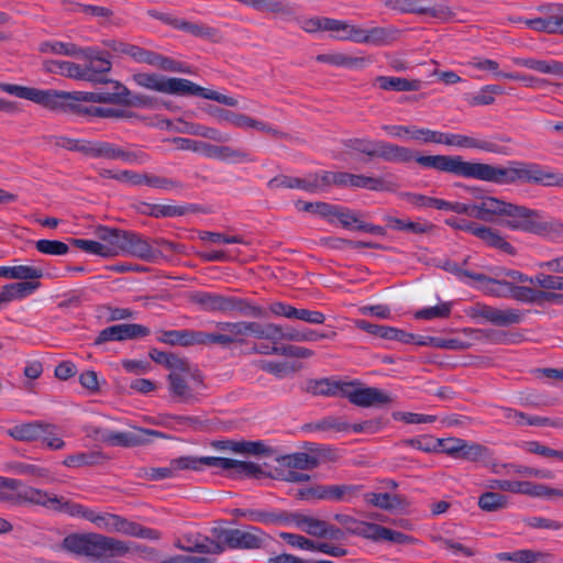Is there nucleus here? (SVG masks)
<instances>
[{"instance_id": "nucleus-1", "label": "nucleus", "mask_w": 563, "mask_h": 563, "mask_svg": "<svg viewBox=\"0 0 563 563\" xmlns=\"http://www.w3.org/2000/svg\"><path fill=\"white\" fill-rule=\"evenodd\" d=\"M417 163L427 168L449 173L457 177L478 179L497 185L527 183L526 162H510L508 166H495L486 163L464 161L455 155H429L417 158Z\"/></svg>"}, {"instance_id": "nucleus-2", "label": "nucleus", "mask_w": 563, "mask_h": 563, "mask_svg": "<svg viewBox=\"0 0 563 563\" xmlns=\"http://www.w3.org/2000/svg\"><path fill=\"white\" fill-rule=\"evenodd\" d=\"M479 220L492 222L496 218H508L506 225L540 236L563 235V223L559 220L542 221L538 210L507 202L496 197H482L478 202Z\"/></svg>"}, {"instance_id": "nucleus-3", "label": "nucleus", "mask_w": 563, "mask_h": 563, "mask_svg": "<svg viewBox=\"0 0 563 563\" xmlns=\"http://www.w3.org/2000/svg\"><path fill=\"white\" fill-rule=\"evenodd\" d=\"M132 80L140 87L174 96H198L227 107L236 108L239 101L232 96L201 87L185 78H167L158 74L136 73Z\"/></svg>"}, {"instance_id": "nucleus-4", "label": "nucleus", "mask_w": 563, "mask_h": 563, "mask_svg": "<svg viewBox=\"0 0 563 563\" xmlns=\"http://www.w3.org/2000/svg\"><path fill=\"white\" fill-rule=\"evenodd\" d=\"M0 90L21 99L32 101L52 111L70 112L71 103L92 102L98 103L97 91H62L42 90L14 84L0 82Z\"/></svg>"}, {"instance_id": "nucleus-5", "label": "nucleus", "mask_w": 563, "mask_h": 563, "mask_svg": "<svg viewBox=\"0 0 563 563\" xmlns=\"http://www.w3.org/2000/svg\"><path fill=\"white\" fill-rule=\"evenodd\" d=\"M95 234L107 249L106 258L124 253L144 261H153L159 254L146 239L133 231L98 225Z\"/></svg>"}, {"instance_id": "nucleus-6", "label": "nucleus", "mask_w": 563, "mask_h": 563, "mask_svg": "<svg viewBox=\"0 0 563 563\" xmlns=\"http://www.w3.org/2000/svg\"><path fill=\"white\" fill-rule=\"evenodd\" d=\"M62 548L70 553L98 560L124 556L131 550L125 541L93 532L68 534L64 538Z\"/></svg>"}, {"instance_id": "nucleus-7", "label": "nucleus", "mask_w": 563, "mask_h": 563, "mask_svg": "<svg viewBox=\"0 0 563 563\" xmlns=\"http://www.w3.org/2000/svg\"><path fill=\"white\" fill-rule=\"evenodd\" d=\"M207 389L205 376L200 369L188 362L183 369L169 372L167 390L170 399L177 404L195 405L201 401Z\"/></svg>"}, {"instance_id": "nucleus-8", "label": "nucleus", "mask_w": 563, "mask_h": 563, "mask_svg": "<svg viewBox=\"0 0 563 563\" xmlns=\"http://www.w3.org/2000/svg\"><path fill=\"white\" fill-rule=\"evenodd\" d=\"M189 300L206 312L230 313L235 311L240 314L254 318L264 316V310L261 307L253 306L247 300L239 297L224 296L217 292L196 291L190 295Z\"/></svg>"}, {"instance_id": "nucleus-9", "label": "nucleus", "mask_w": 563, "mask_h": 563, "mask_svg": "<svg viewBox=\"0 0 563 563\" xmlns=\"http://www.w3.org/2000/svg\"><path fill=\"white\" fill-rule=\"evenodd\" d=\"M344 146L353 152L364 154L371 158H382L393 163L417 162L422 155H416L408 147L385 141H375L367 137H352L344 141Z\"/></svg>"}, {"instance_id": "nucleus-10", "label": "nucleus", "mask_w": 563, "mask_h": 563, "mask_svg": "<svg viewBox=\"0 0 563 563\" xmlns=\"http://www.w3.org/2000/svg\"><path fill=\"white\" fill-rule=\"evenodd\" d=\"M212 537L220 540L224 550H261L272 540V537L255 526H247L245 529H225L214 527L211 530Z\"/></svg>"}, {"instance_id": "nucleus-11", "label": "nucleus", "mask_w": 563, "mask_h": 563, "mask_svg": "<svg viewBox=\"0 0 563 563\" xmlns=\"http://www.w3.org/2000/svg\"><path fill=\"white\" fill-rule=\"evenodd\" d=\"M385 7L399 12L429 15L441 21L454 18V12L446 3L431 4V0H386Z\"/></svg>"}, {"instance_id": "nucleus-12", "label": "nucleus", "mask_w": 563, "mask_h": 563, "mask_svg": "<svg viewBox=\"0 0 563 563\" xmlns=\"http://www.w3.org/2000/svg\"><path fill=\"white\" fill-rule=\"evenodd\" d=\"M86 157L102 158L108 161L121 159L131 164H144L150 156L143 151H128L107 141L89 140Z\"/></svg>"}, {"instance_id": "nucleus-13", "label": "nucleus", "mask_w": 563, "mask_h": 563, "mask_svg": "<svg viewBox=\"0 0 563 563\" xmlns=\"http://www.w3.org/2000/svg\"><path fill=\"white\" fill-rule=\"evenodd\" d=\"M445 224L455 230H462L472 233L490 247L497 249L509 255H516V249L509 242H507L496 229L479 225L475 222L466 220H459L455 218L446 219Z\"/></svg>"}, {"instance_id": "nucleus-14", "label": "nucleus", "mask_w": 563, "mask_h": 563, "mask_svg": "<svg viewBox=\"0 0 563 563\" xmlns=\"http://www.w3.org/2000/svg\"><path fill=\"white\" fill-rule=\"evenodd\" d=\"M363 486L361 485H317L310 488L300 489L298 495L301 499H328L333 501H349L356 497Z\"/></svg>"}, {"instance_id": "nucleus-15", "label": "nucleus", "mask_w": 563, "mask_h": 563, "mask_svg": "<svg viewBox=\"0 0 563 563\" xmlns=\"http://www.w3.org/2000/svg\"><path fill=\"white\" fill-rule=\"evenodd\" d=\"M538 10L545 16L525 20L526 25L538 32L563 35V3L542 4Z\"/></svg>"}, {"instance_id": "nucleus-16", "label": "nucleus", "mask_w": 563, "mask_h": 563, "mask_svg": "<svg viewBox=\"0 0 563 563\" xmlns=\"http://www.w3.org/2000/svg\"><path fill=\"white\" fill-rule=\"evenodd\" d=\"M79 56L84 57L86 60L85 66H81V70L86 74V77L81 78V80L108 82L103 76L111 70L112 63L106 53H101L93 47H87L81 48Z\"/></svg>"}, {"instance_id": "nucleus-17", "label": "nucleus", "mask_w": 563, "mask_h": 563, "mask_svg": "<svg viewBox=\"0 0 563 563\" xmlns=\"http://www.w3.org/2000/svg\"><path fill=\"white\" fill-rule=\"evenodd\" d=\"M354 382H345L342 397L360 407L380 406L391 401L390 397L378 388H360Z\"/></svg>"}, {"instance_id": "nucleus-18", "label": "nucleus", "mask_w": 563, "mask_h": 563, "mask_svg": "<svg viewBox=\"0 0 563 563\" xmlns=\"http://www.w3.org/2000/svg\"><path fill=\"white\" fill-rule=\"evenodd\" d=\"M501 286L510 290V298L530 305L563 303V294L545 291L529 286H518L514 283H501Z\"/></svg>"}, {"instance_id": "nucleus-19", "label": "nucleus", "mask_w": 563, "mask_h": 563, "mask_svg": "<svg viewBox=\"0 0 563 563\" xmlns=\"http://www.w3.org/2000/svg\"><path fill=\"white\" fill-rule=\"evenodd\" d=\"M473 317L483 318L497 327L519 324L523 320V313L516 308L499 309L485 303H476L473 307Z\"/></svg>"}, {"instance_id": "nucleus-20", "label": "nucleus", "mask_w": 563, "mask_h": 563, "mask_svg": "<svg viewBox=\"0 0 563 563\" xmlns=\"http://www.w3.org/2000/svg\"><path fill=\"white\" fill-rule=\"evenodd\" d=\"M219 332H205V344H217L222 347H229L235 343H243L245 338L244 321L218 322Z\"/></svg>"}, {"instance_id": "nucleus-21", "label": "nucleus", "mask_w": 563, "mask_h": 563, "mask_svg": "<svg viewBox=\"0 0 563 563\" xmlns=\"http://www.w3.org/2000/svg\"><path fill=\"white\" fill-rule=\"evenodd\" d=\"M0 501H9L16 506L30 504L51 509L52 504L57 505L58 496L51 495L49 493L38 488L25 487L19 490L15 495L0 492Z\"/></svg>"}, {"instance_id": "nucleus-22", "label": "nucleus", "mask_w": 563, "mask_h": 563, "mask_svg": "<svg viewBox=\"0 0 563 563\" xmlns=\"http://www.w3.org/2000/svg\"><path fill=\"white\" fill-rule=\"evenodd\" d=\"M176 547L186 552H196L203 554H221L224 547L218 539H211L199 532H187L176 543Z\"/></svg>"}, {"instance_id": "nucleus-23", "label": "nucleus", "mask_w": 563, "mask_h": 563, "mask_svg": "<svg viewBox=\"0 0 563 563\" xmlns=\"http://www.w3.org/2000/svg\"><path fill=\"white\" fill-rule=\"evenodd\" d=\"M151 333L150 329L136 323H121L108 327L100 331L95 340L96 345H100L108 341H123L136 338H143Z\"/></svg>"}, {"instance_id": "nucleus-24", "label": "nucleus", "mask_w": 563, "mask_h": 563, "mask_svg": "<svg viewBox=\"0 0 563 563\" xmlns=\"http://www.w3.org/2000/svg\"><path fill=\"white\" fill-rule=\"evenodd\" d=\"M231 125H233L234 128H238V129H252L257 132L264 133L274 140H285V141L291 140V136L289 133L274 126L269 122L258 120L256 118H253L251 115H247V114L241 113V112L233 113Z\"/></svg>"}, {"instance_id": "nucleus-25", "label": "nucleus", "mask_w": 563, "mask_h": 563, "mask_svg": "<svg viewBox=\"0 0 563 563\" xmlns=\"http://www.w3.org/2000/svg\"><path fill=\"white\" fill-rule=\"evenodd\" d=\"M147 435L159 437L161 433L150 429H136L135 431H110L102 434L101 440L110 445L132 448L147 442Z\"/></svg>"}, {"instance_id": "nucleus-26", "label": "nucleus", "mask_w": 563, "mask_h": 563, "mask_svg": "<svg viewBox=\"0 0 563 563\" xmlns=\"http://www.w3.org/2000/svg\"><path fill=\"white\" fill-rule=\"evenodd\" d=\"M135 210L145 216L154 217V218H165V217H180L186 214L187 212H199L201 211L199 206L188 205V206H172V205H155L147 202H140L135 205Z\"/></svg>"}, {"instance_id": "nucleus-27", "label": "nucleus", "mask_w": 563, "mask_h": 563, "mask_svg": "<svg viewBox=\"0 0 563 563\" xmlns=\"http://www.w3.org/2000/svg\"><path fill=\"white\" fill-rule=\"evenodd\" d=\"M205 331L196 330H168L161 331L158 341L172 346H192V345H206L205 344Z\"/></svg>"}, {"instance_id": "nucleus-28", "label": "nucleus", "mask_w": 563, "mask_h": 563, "mask_svg": "<svg viewBox=\"0 0 563 563\" xmlns=\"http://www.w3.org/2000/svg\"><path fill=\"white\" fill-rule=\"evenodd\" d=\"M399 36L400 30L393 26H376L369 30H364L360 27L356 43L384 46L394 43L399 38Z\"/></svg>"}, {"instance_id": "nucleus-29", "label": "nucleus", "mask_w": 563, "mask_h": 563, "mask_svg": "<svg viewBox=\"0 0 563 563\" xmlns=\"http://www.w3.org/2000/svg\"><path fill=\"white\" fill-rule=\"evenodd\" d=\"M441 144H445L448 146H456L463 148H477L489 153H498L499 146L498 144L478 140L472 136L462 135V134H453V133H443L441 137Z\"/></svg>"}, {"instance_id": "nucleus-30", "label": "nucleus", "mask_w": 563, "mask_h": 563, "mask_svg": "<svg viewBox=\"0 0 563 563\" xmlns=\"http://www.w3.org/2000/svg\"><path fill=\"white\" fill-rule=\"evenodd\" d=\"M317 173H310L306 177H292L280 175L272 178L267 186L269 188L301 189L308 192L318 191Z\"/></svg>"}, {"instance_id": "nucleus-31", "label": "nucleus", "mask_w": 563, "mask_h": 563, "mask_svg": "<svg viewBox=\"0 0 563 563\" xmlns=\"http://www.w3.org/2000/svg\"><path fill=\"white\" fill-rule=\"evenodd\" d=\"M192 463L195 462L190 460V456H181L172 460L169 465L165 467L143 468L141 476L150 481L170 478L174 477L178 471L196 467Z\"/></svg>"}, {"instance_id": "nucleus-32", "label": "nucleus", "mask_w": 563, "mask_h": 563, "mask_svg": "<svg viewBox=\"0 0 563 563\" xmlns=\"http://www.w3.org/2000/svg\"><path fill=\"white\" fill-rule=\"evenodd\" d=\"M48 428V422L31 421L8 429L7 433L15 441L34 442L38 441Z\"/></svg>"}, {"instance_id": "nucleus-33", "label": "nucleus", "mask_w": 563, "mask_h": 563, "mask_svg": "<svg viewBox=\"0 0 563 563\" xmlns=\"http://www.w3.org/2000/svg\"><path fill=\"white\" fill-rule=\"evenodd\" d=\"M114 532L152 541H157L162 538L161 531L144 527L119 515Z\"/></svg>"}, {"instance_id": "nucleus-34", "label": "nucleus", "mask_w": 563, "mask_h": 563, "mask_svg": "<svg viewBox=\"0 0 563 563\" xmlns=\"http://www.w3.org/2000/svg\"><path fill=\"white\" fill-rule=\"evenodd\" d=\"M289 523H294L299 530L313 538L322 539L328 521L301 512H290Z\"/></svg>"}, {"instance_id": "nucleus-35", "label": "nucleus", "mask_w": 563, "mask_h": 563, "mask_svg": "<svg viewBox=\"0 0 563 563\" xmlns=\"http://www.w3.org/2000/svg\"><path fill=\"white\" fill-rule=\"evenodd\" d=\"M527 173V183L563 188L562 173L544 170L540 165L534 163H528Z\"/></svg>"}, {"instance_id": "nucleus-36", "label": "nucleus", "mask_w": 563, "mask_h": 563, "mask_svg": "<svg viewBox=\"0 0 563 563\" xmlns=\"http://www.w3.org/2000/svg\"><path fill=\"white\" fill-rule=\"evenodd\" d=\"M70 112L82 117H98V118H132L133 112L112 108H102L96 106H82L81 103H71Z\"/></svg>"}, {"instance_id": "nucleus-37", "label": "nucleus", "mask_w": 563, "mask_h": 563, "mask_svg": "<svg viewBox=\"0 0 563 563\" xmlns=\"http://www.w3.org/2000/svg\"><path fill=\"white\" fill-rule=\"evenodd\" d=\"M245 336L253 335L260 340H268L273 343L280 341L282 327L274 323H260L244 321Z\"/></svg>"}, {"instance_id": "nucleus-38", "label": "nucleus", "mask_w": 563, "mask_h": 563, "mask_svg": "<svg viewBox=\"0 0 563 563\" xmlns=\"http://www.w3.org/2000/svg\"><path fill=\"white\" fill-rule=\"evenodd\" d=\"M43 69L48 74H57L76 80L86 77V74L81 70V65L68 60H44Z\"/></svg>"}, {"instance_id": "nucleus-39", "label": "nucleus", "mask_w": 563, "mask_h": 563, "mask_svg": "<svg viewBox=\"0 0 563 563\" xmlns=\"http://www.w3.org/2000/svg\"><path fill=\"white\" fill-rule=\"evenodd\" d=\"M344 383L330 378L310 379L307 383L306 390L314 396L342 397Z\"/></svg>"}, {"instance_id": "nucleus-40", "label": "nucleus", "mask_w": 563, "mask_h": 563, "mask_svg": "<svg viewBox=\"0 0 563 563\" xmlns=\"http://www.w3.org/2000/svg\"><path fill=\"white\" fill-rule=\"evenodd\" d=\"M375 84L383 90L391 91H418L422 81L419 79H407L400 77L378 76L375 78Z\"/></svg>"}, {"instance_id": "nucleus-41", "label": "nucleus", "mask_w": 563, "mask_h": 563, "mask_svg": "<svg viewBox=\"0 0 563 563\" xmlns=\"http://www.w3.org/2000/svg\"><path fill=\"white\" fill-rule=\"evenodd\" d=\"M514 63L539 71L541 74H551L563 77V63L559 60H543L536 58H514Z\"/></svg>"}, {"instance_id": "nucleus-42", "label": "nucleus", "mask_w": 563, "mask_h": 563, "mask_svg": "<svg viewBox=\"0 0 563 563\" xmlns=\"http://www.w3.org/2000/svg\"><path fill=\"white\" fill-rule=\"evenodd\" d=\"M364 500L368 505L384 510L399 509L407 505L404 497L388 493H367L364 495Z\"/></svg>"}, {"instance_id": "nucleus-43", "label": "nucleus", "mask_w": 563, "mask_h": 563, "mask_svg": "<svg viewBox=\"0 0 563 563\" xmlns=\"http://www.w3.org/2000/svg\"><path fill=\"white\" fill-rule=\"evenodd\" d=\"M324 26L325 31L331 32L332 36L339 41H352L355 43L357 41L360 27L356 25L328 18Z\"/></svg>"}, {"instance_id": "nucleus-44", "label": "nucleus", "mask_w": 563, "mask_h": 563, "mask_svg": "<svg viewBox=\"0 0 563 563\" xmlns=\"http://www.w3.org/2000/svg\"><path fill=\"white\" fill-rule=\"evenodd\" d=\"M108 461V456L101 451L81 452L68 455L63 464L67 467L97 466Z\"/></svg>"}, {"instance_id": "nucleus-45", "label": "nucleus", "mask_w": 563, "mask_h": 563, "mask_svg": "<svg viewBox=\"0 0 563 563\" xmlns=\"http://www.w3.org/2000/svg\"><path fill=\"white\" fill-rule=\"evenodd\" d=\"M318 191H325L331 186L347 187L353 184V174L346 172H328L317 174Z\"/></svg>"}, {"instance_id": "nucleus-46", "label": "nucleus", "mask_w": 563, "mask_h": 563, "mask_svg": "<svg viewBox=\"0 0 563 563\" xmlns=\"http://www.w3.org/2000/svg\"><path fill=\"white\" fill-rule=\"evenodd\" d=\"M175 29L190 33L191 35L200 38L211 40L218 42L220 32L212 26L202 23H192L184 19H178Z\"/></svg>"}, {"instance_id": "nucleus-47", "label": "nucleus", "mask_w": 563, "mask_h": 563, "mask_svg": "<svg viewBox=\"0 0 563 563\" xmlns=\"http://www.w3.org/2000/svg\"><path fill=\"white\" fill-rule=\"evenodd\" d=\"M41 286L40 282H20L8 284L2 287L3 303H8L15 299H22L31 295Z\"/></svg>"}, {"instance_id": "nucleus-48", "label": "nucleus", "mask_w": 563, "mask_h": 563, "mask_svg": "<svg viewBox=\"0 0 563 563\" xmlns=\"http://www.w3.org/2000/svg\"><path fill=\"white\" fill-rule=\"evenodd\" d=\"M352 187L365 188L373 191H394L397 189V185L395 183L388 181L382 177H369L355 174H353Z\"/></svg>"}, {"instance_id": "nucleus-49", "label": "nucleus", "mask_w": 563, "mask_h": 563, "mask_svg": "<svg viewBox=\"0 0 563 563\" xmlns=\"http://www.w3.org/2000/svg\"><path fill=\"white\" fill-rule=\"evenodd\" d=\"M256 10L269 12L276 18L288 22L298 20L296 11L291 5L277 0H261Z\"/></svg>"}, {"instance_id": "nucleus-50", "label": "nucleus", "mask_w": 563, "mask_h": 563, "mask_svg": "<svg viewBox=\"0 0 563 563\" xmlns=\"http://www.w3.org/2000/svg\"><path fill=\"white\" fill-rule=\"evenodd\" d=\"M303 430L346 432L350 430V423L342 418L329 416L319 421L305 424Z\"/></svg>"}, {"instance_id": "nucleus-51", "label": "nucleus", "mask_w": 563, "mask_h": 563, "mask_svg": "<svg viewBox=\"0 0 563 563\" xmlns=\"http://www.w3.org/2000/svg\"><path fill=\"white\" fill-rule=\"evenodd\" d=\"M148 356L156 364L165 366L170 372L183 369V366H186V364L188 363L187 358L179 357L175 353L159 351L155 347L150 350Z\"/></svg>"}, {"instance_id": "nucleus-52", "label": "nucleus", "mask_w": 563, "mask_h": 563, "mask_svg": "<svg viewBox=\"0 0 563 563\" xmlns=\"http://www.w3.org/2000/svg\"><path fill=\"white\" fill-rule=\"evenodd\" d=\"M509 499L506 495L496 492H485L478 497L477 505L485 512L499 511L507 508Z\"/></svg>"}, {"instance_id": "nucleus-53", "label": "nucleus", "mask_w": 563, "mask_h": 563, "mask_svg": "<svg viewBox=\"0 0 563 563\" xmlns=\"http://www.w3.org/2000/svg\"><path fill=\"white\" fill-rule=\"evenodd\" d=\"M492 456V451L477 442H468L464 440L460 455L457 459L465 460L468 462H478Z\"/></svg>"}, {"instance_id": "nucleus-54", "label": "nucleus", "mask_w": 563, "mask_h": 563, "mask_svg": "<svg viewBox=\"0 0 563 563\" xmlns=\"http://www.w3.org/2000/svg\"><path fill=\"white\" fill-rule=\"evenodd\" d=\"M250 520L264 525H285L289 523L290 512L282 511H267L253 509V512L249 514Z\"/></svg>"}, {"instance_id": "nucleus-55", "label": "nucleus", "mask_w": 563, "mask_h": 563, "mask_svg": "<svg viewBox=\"0 0 563 563\" xmlns=\"http://www.w3.org/2000/svg\"><path fill=\"white\" fill-rule=\"evenodd\" d=\"M475 280L482 284V289L487 295L499 298L510 297V290L500 285L501 283H508L505 279H495L478 273Z\"/></svg>"}, {"instance_id": "nucleus-56", "label": "nucleus", "mask_w": 563, "mask_h": 563, "mask_svg": "<svg viewBox=\"0 0 563 563\" xmlns=\"http://www.w3.org/2000/svg\"><path fill=\"white\" fill-rule=\"evenodd\" d=\"M41 53H52L64 56H79L81 47L74 43L64 42H43L38 46Z\"/></svg>"}, {"instance_id": "nucleus-57", "label": "nucleus", "mask_w": 563, "mask_h": 563, "mask_svg": "<svg viewBox=\"0 0 563 563\" xmlns=\"http://www.w3.org/2000/svg\"><path fill=\"white\" fill-rule=\"evenodd\" d=\"M112 85L111 91H97L98 103L121 104L124 97L129 95V89L119 81L108 80Z\"/></svg>"}, {"instance_id": "nucleus-58", "label": "nucleus", "mask_w": 563, "mask_h": 563, "mask_svg": "<svg viewBox=\"0 0 563 563\" xmlns=\"http://www.w3.org/2000/svg\"><path fill=\"white\" fill-rule=\"evenodd\" d=\"M218 159L240 163H254L255 158L245 150L220 145Z\"/></svg>"}, {"instance_id": "nucleus-59", "label": "nucleus", "mask_w": 563, "mask_h": 563, "mask_svg": "<svg viewBox=\"0 0 563 563\" xmlns=\"http://www.w3.org/2000/svg\"><path fill=\"white\" fill-rule=\"evenodd\" d=\"M280 539H283L288 545L306 551L317 552L318 550V541H313L301 534L290 533V532H280Z\"/></svg>"}, {"instance_id": "nucleus-60", "label": "nucleus", "mask_w": 563, "mask_h": 563, "mask_svg": "<svg viewBox=\"0 0 563 563\" xmlns=\"http://www.w3.org/2000/svg\"><path fill=\"white\" fill-rule=\"evenodd\" d=\"M552 560L553 555L549 552L534 551L530 549L515 551L516 563H550Z\"/></svg>"}, {"instance_id": "nucleus-61", "label": "nucleus", "mask_w": 563, "mask_h": 563, "mask_svg": "<svg viewBox=\"0 0 563 563\" xmlns=\"http://www.w3.org/2000/svg\"><path fill=\"white\" fill-rule=\"evenodd\" d=\"M287 465L292 468L297 470H312L319 465V457L303 453L298 452L292 455H288L286 457Z\"/></svg>"}, {"instance_id": "nucleus-62", "label": "nucleus", "mask_w": 563, "mask_h": 563, "mask_svg": "<svg viewBox=\"0 0 563 563\" xmlns=\"http://www.w3.org/2000/svg\"><path fill=\"white\" fill-rule=\"evenodd\" d=\"M504 89L498 85H488L481 89L478 93L473 96L470 100L472 106H488L494 103L495 95H503Z\"/></svg>"}, {"instance_id": "nucleus-63", "label": "nucleus", "mask_w": 563, "mask_h": 563, "mask_svg": "<svg viewBox=\"0 0 563 563\" xmlns=\"http://www.w3.org/2000/svg\"><path fill=\"white\" fill-rule=\"evenodd\" d=\"M153 66H155L164 71L191 74L189 66H187L186 64L175 60L173 58L163 56L162 54H158V53H156Z\"/></svg>"}, {"instance_id": "nucleus-64", "label": "nucleus", "mask_w": 563, "mask_h": 563, "mask_svg": "<svg viewBox=\"0 0 563 563\" xmlns=\"http://www.w3.org/2000/svg\"><path fill=\"white\" fill-rule=\"evenodd\" d=\"M336 219L344 229H354L358 231L362 220L357 213L349 208L336 206L333 220Z\"/></svg>"}]
</instances>
